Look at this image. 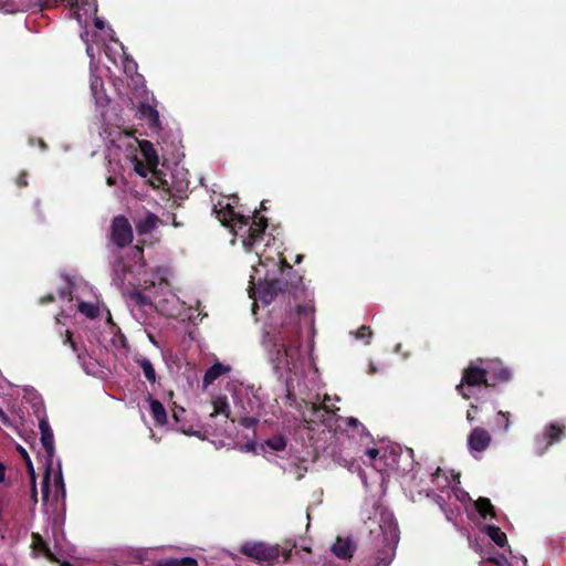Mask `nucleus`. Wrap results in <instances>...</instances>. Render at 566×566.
Returning a JSON list of instances; mask_svg holds the SVG:
<instances>
[{"instance_id": "obj_13", "label": "nucleus", "mask_w": 566, "mask_h": 566, "mask_svg": "<svg viewBox=\"0 0 566 566\" xmlns=\"http://www.w3.org/2000/svg\"><path fill=\"white\" fill-rule=\"evenodd\" d=\"M491 443V436L488 430L476 427L474 428L468 438L469 448L476 452H482L489 448Z\"/></svg>"}, {"instance_id": "obj_51", "label": "nucleus", "mask_w": 566, "mask_h": 566, "mask_svg": "<svg viewBox=\"0 0 566 566\" xmlns=\"http://www.w3.org/2000/svg\"><path fill=\"white\" fill-rule=\"evenodd\" d=\"M6 465L2 462H0V483H3L6 481Z\"/></svg>"}, {"instance_id": "obj_41", "label": "nucleus", "mask_w": 566, "mask_h": 566, "mask_svg": "<svg viewBox=\"0 0 566 566\" xmlns=\"http://www.w3.org/2000/svg\"><path fill=\"white\" fill-rule=\"evenodd\" d=\"M179 566H198V562L193 557L179 558Z\"/></svg>"}, {"instance_id": "obj_33", "label": "nucleus", "mask_w": 566, "mask_h": 566, "mask_svg": "<svg viewBox=\"0 0 566 566\" xmlns=\"http://www.w3.org/2000/svg\"><path fill=\"white\" fill-rule=\"evenodd\" d=\"M373 336V332L369 326L363 325L358 328L356 333L357 339H366V343L369 344V339Z\"/></svg>"}, {"instance_id": "obj_62", "label": "nucleus", "mask_w": 566, "mask_h": 566, "mask_svg": "<svg viewBox=\"0 0 566 566\" xmlns=\"http://www.w3.org/2000/svg\"><path fill=\"white\" fill-rule=\"evenodd\" d=\"M302 259H303V255L298 254V255L296 256L295 262H296V263H300V262L302 261Z\"/></svg>"}, {"instance_id": "obj_28", "label": "nucleus", "mask_w": 566, "mask_h": 566, "mask_svg": "<svg viewBox=\"0 0 566 566\" xmlns=\"http://www.w3.org/2000/svg\"><path fill=\"white\" fill-rule=\"evenodd\" d=\"M62 524H63V521L60 516H54L52 518V537L54 541L55 548L60 545V541L64 536L63 533L60 532Z\"/></svg>"}, {"instance_id": "obj_5", "label": "nucleus", "mask_w": 566, "mask_h": 566, "mask_svg": "<svg viewBox=\"0 0 566 566\" xmlns=\"http://www.w3.org/2000/svg\"><path fill=\"white\" fill-rule=\"evenodd\" d=\"M488 387L484 369L480 363V358L471 360L469 365L462 370L461 381L457 385L455 390L463 399H470L471 387Z\"/></svg>"}, {"instance_id": "obj_20", "label": "nucleus", "mask_w": 566, "mask_h": 566, "mask_svg": "<svg viewBox=\"0 0 566 566\" xmlns=\"http://www.w3.org/2000/svg\"><path fill=\"white\" fill-rule=\"evenodd\" d=\"M142 154L150 168H156L158 165V156L153 144L148 140L140 143Z\"/></svg>"}, {"instance_id": "obj_15", "label": "nucleus", "mask_w": 566, "mask_h": 566, "mask_svg": "<svg viewBox=\"0 0 566 566\" xmlns=\"http://www.w3.org/2000/svg\"><path fill=\"white\" fill-rule=\"evenodd\" d=\"M230 370H231V367L229 365H223L220 361H216L205 373V376H203V379H202L203 387L210 386L219 377L230 373Z\"/></svg>"}, {"instance_id": "obj_18", "label": "nucleus", "mask_w": 566, "mask_h": 566, "mask_svg": "<svg viewBox=\"0 0 566 566\" xmlns=\"http://www.w3.org/2000/svg\"><path fill=\"white\" fill-rule=\"evenodd\" d=\"M159 218L153 213L147 212L144 219L136 223V231L139 235H146L151 233L158 226Z\"/></svg>"}, {"instance_id": "obj_45", "label": "nucleus", "mask_w": 566, "mask_h": 566, "mask_svg": "<svg viewBox=\"0 0 566 566\" xmlns=\"http://www.w3.org/2000/svg\"><path fill=\"white\" fill-rule=\"evenodd\" d=\"M59 296L61 298H69V300H71L72 298L71 287L70 286H65L64 289L60 290L59 291Z\"/></svg>"}, {"instance_id": "obj_53", "label": "nucleus", "mask_w": 566, "mask_h": 566, "mask_svg": "<svg viewBox=\"0 0 566 566\" xmlns=\"http://www.w3.org/2000/svg\"><path fill=\"white\" fill-rule=\"evenodd\" d=\"M180 412H181V413H184V412H185V409H184V408H180V409H179V411L174 410V412H172V417H174V419L176 420V422H178V421H179Z\"/></svg>"}, {"instance_id": "obj_63", "label": "nucleus", "mask_w": 566, "mask_h": 566, "mask_svg": "<svg viewBox=\"0 0 566 566\" xmlns=\"http://www.w3.org/2000/svg\"><path fill=\"white\" fill-rule=\"evenodd\" d=\"M107 182H108V185H113L114 179H113L112 177H109V178L107 179Z\"/></svg>"}, {"instance_id": "obj_55", "label": "nucleus", "mask_w": 566, "mask_h": 566, "mask_svg": "<svg viewBox=\"0 0 566 566\" xmlns=\"http://www.w3.org/2000/svg\"><path fill=\"white\" fill-rule=\"evenodd\" d=\"M19 451L21 453V457L24 459V461L27 460V457H29L28 452L22 448V447H19Z\"/></svg>"}, {"instance_id": "obj_19", "label": "nucleus", "mask_w": 566, "mask_h": 566, "mask_svg": "<svg viewBox=\"0 0 566 566\" xmlns=\"http://www.w3.org/2000/svg\"><path fill=\"white\" fill-rule=\"evenodd\" d=\"M474 506H475L476 511L479 512V514L481 515V517H483V518H488V517L495 518L496 517L495 509H494L493 504L491 503L490 499L481 496L475 501Z\"/></svg>"}, {"instance_id": "obj_6", "label": "nucleus", "mask_w": 566, "mask_h": 566, "mask_svg": "<svg viewBox=\"0 0 566 566\" xmlns=\"http://www.w3.org/2000/svg\"><path fill=\"white\" fill-rule=\"evenodd\" d=\"M566 438V426L559 422H552L544 427L539 434L534 438V453L542 457L555 443Z\"/></svg>"}, {"instance_id": "obj_50", "label": "nucleus", "mask_w": 566, "mask_h": 566, "mask_svg": "<svg viewBox=\"0 0 566 566\" xmlns=\"http://www.w3.org/2000/svg\"><path fill=\"white\" fill-rule=\"evenodd\" d=\"M31 499L34 503L38 502L36 484L31 483Z\"/></svg>"}, {"instance_id": "obj_14", "label": "nucleus", "mask_w": 566, "mask_h": 566, "mask_svg": "<svg viewBox=\"0 0 566 566\" xmlns=\"http://www.w3.org/2000/svg\"><path fill=\"white\" fill-rule=\"evenodd\" d=\"M355 549L356 546L349 538L337 537L336 543L332 546L333 554L340 559H350Z\"/></svg>"}, {"instance_id": "obj_22", "label": "nucleus", "mask_w": 566, "mask_h": 566, "mask_svg": "<svg viewBox=\"0 0 566 566\" xmlns=\"http://www.w3.org/2000/svg\"><path fill=\"white\" fill-rule=\"evenodd\" d=\"M135 361L142 368L145 378L150 384H155L157 381V375L153 363L145 357L136 358Z\"/></svg>"}, {"instance_id": "obj_30", "label": "nucleus", "mask_w": 566, "mask_h": 566, "mask_svg": "<svg viewBox=\"0 0 566 566\" xmlns=\"http://www.w3.org/2000/svg\"><path fill=\"white\" fill-rule=\"evenodd\" d=\"M78 310H80V312L82 314H84L88 318H96L98 316V314H99L98 306H96V305H94L92 303L82 302L78 305Z\"/></svg>"}, {"instance_id": "obj_57", "label": "nucleus", "mask_w": 566, "mask_h": 566, "mask_svg": "<svg viewBox=\"0 0 566 566\" xmlns=\"http://www.w3.org/2000/svg\"><path fill=\"white\" fill-rule=\"evenodd\" d=\"M59 566H73L70 562L67 560H60V563H57Z\"/></svg>"}, {"instance_id": "obj_10", "label": "nucleus", "mask_w": 566, "mask_h": 566, "mask_svg": "<svg viewBox=\"0 0 566 566\" xmlns=\"http://www.w3.org/2000/svg\"><path fill=\"white\" fill-rule=\"evenodd\" d=\"M281 263V280H283V286L286 293H292L298 289L302 284L303 277L296 271L293 270L292 265L282 258Z\"/></svg>"}, {"instance_id": "obj_36", "label": "nucleus", "mask_w": 566, "mask_h": 566, "mask_svg": "<svg viewBox=\"0 0 566 566\" xmlns=\"http://www.w3.org/2000/svg\"><path fill=\"white\" fill-rule=\"evenodd\" d=\"M239 423L244 428L252 429L258 426L259 419L256 417L247 416V417L240 418Z\"/></svg>"}, {"instance_id": "obj_1", "label": "nucleus", "mask_w": 566, "mask_h": 566, "mask_svg": "<svg viewBox=\"0 0 566 566\" xmlns=\"http://www.w3.org/2000/svg\"><path fill=\"white\" fill-rule=\"evenodd\" d=\"M213 212L222 226L230 228L233 234L242 238V244L245 251H253L255 247L263 241L269 220L264 216H261L260 211H254L253 216L250 218L237 213L229 203L226 206L219 203L213 207Z\"/></svg>"}, {"instance_id": "obj_24", "label": "nucleus", "mask_w": 566, "mask_h": 566, "mask_svg": "<svg viewBox=\"0 0 566 566\" xmlns=\"http://www.w3.org/2000/svg\"><path fill=\"white\" fill-rule=\"evenodd\" d=\"M213 411L210 413V417H214L217 415H223L226 418H230V406L228 402V398L226 396H219L213 401Z\"/></svg>"}, {"instance_id": "obj_40", "label": "nucleus", "mask_w": 566, "mask_h": 566, "mask_svg": "<svg viewBox=\"0 0 566 566\" xmlns=\"http://www.w3.org/2000/svg\"><path fill=\"white\" fill-rule=\"evenodd\" d=\"M64 0H36V4L43 8H52L57 6L60 2H63Z\"/></svg>"}, {"instance_id": "obj_3", "label": "nucleus", "mask_w": 566, "mask_h": 566, "mask_svg": "<svg viewBox=\"0 0 566 566\" xmlns=\"http://www.w3.org/2000/svg\"><path fill=\"white\" fill-rule=\"evenodd\" d=\"M293 548H297V542L287 539L282 548L279 545H269L263 542H258L243 544L240 552L260 564H272L281 555L284 557V562H287L291 558Z\"/></svg>"}, {"instance_id": "obj_61", "label": "nucleus", "mask_w": 566, "mask_h": 566, "mask_svg": "<svg viewBox=\"0 0 566 566\" xmlns=\"http://www.w3.org/2000/svg\"><path fill=\"white\" fill-rule=\"evenodd\" d=\"M369 373L370 374L376 373V367L374 365H370Z\"/></svg>"}, {"instance_id": "obj_21", "label": "nucleus", "mask_w": 566, "mask_h": 566, "mask_svg": "<svg viewBox=\"0 0 566 566\" xmlns=\"http://www.w3.org/2000/svg\"><path fill=\"white\" fill-rule=\"evenodd\" d=\"M127 262L134 265H139L140 268H144L146 265L145 259H144V248L142 244L134 245L127 253L126 256H124Z\"/></svg>"}, {"instance_id": "obj_44", "label": "nucleus", "mask_w": 566, "mask_h": 566, "mask_svg": "<svg viewBox=\"0 0 566 566\" xmlns=\"http://www.w3.org/2000/svg\"><path fill=\"white\" fill-rule=\"evenodd\" d=\"M157 566H179V558H166L160 560Z\"/></svg>"}, {"instance_id": "obj_39", "label": "nucleus", "mask_w": 566, "mask_h": 566, "mask_svg": "<svg viewBox=\"0 0 566 566\" xmlns=\"http://www.w3.org/2000/svg\"><path fill=\"white\" fill-rule=\"evenodd\" d=\"M326 400H329L328 396H325L324 402H326ZM311 410L313 413H317L321 410H325L327 413L334 412V410L331 409V407H328L326 403H323V405L312 403Z\"/></svg>"}, {"instance_id": "obj_60", "label": "nucleus", "mask_w": 566, "mask_h": 566, "mask_svg": "<svg viewBox=\"0 0 566 566\" xmlns=\"http://www.w3.org/2000/svg\"><path fill=\"white\" fill-rule=\"evenodd\" d=\"M180 431H182L186 434H192L189 430L185 429L184 427L180 428Z\"/></svg>"}, {"instance_id": "obj_52", "label": "nucleus", "mask_w": 566, "mask_h": 566, "mask_svg": "<svg viewBox=\"0 0 566 566\" xmlns=\"http://www.w3.org/2000/svg\"><path fill=\"white\" fill-rule=\"evenodd\" d=\"M94 25L98 30H103L104 27H105L104 21L102 19H99V18H95L94 19Z\"/></svg>"}, {"instance_id": "obj_43", "label": "nucleus", "mask_w": 566, "mask_h": 566, "mask_svg": "<svg viewBox=\"0 0 566 566\" xmlns=\"http://www.w3.org/2000/svg\"><path fill=\"white\" fill-rule=\"evenodd\" d=\"M27 178H28L27 172H25V171H22V172L18 176V178H17V180H15L17 186H18L19 188L27 187V186H28V179H27Z\"/></svg>"}, {"instance_id": "obj_31", "label": "nucleus", "mask_w": 566, "mask_h": 566, "mask_svg": "<svg viewBox=\"0 0 566 566\" xmlns=\"http://www.w3.org/2000/svg\"><path fill=\"white\" fill-rule=\"evenodd\" d=\"M346 423H347L348 427H352L353 429H356L357 433L360 437L369 436L366 427L357 418L349 417V418L346 419Z\"/></svg>"}, {"instance_id": "obj_17", "label": "nucleus", "mask_w": 566, "mask_h": 566, "mask_svg": "<svg viewBox=\"0 0 566 566\" xmlns=\"http://www.w3.org/2000/svg\"><path fill=\"white\" fill-rule=\"evenodd\" d=\"M148 400H149L151 417L155 421V424L159 426V427L166 424L167 423V411H166L164 405L159 400L153 398L151 395L148 396Z\"/></svg>"}, {"instance_id": "obj_58", "label": "nucleus", "mask_w": 566, "mask_h": 566, "mask_svg": "<svg viewBox=\"0 0 566 566\" xmlns=\"http://www.w3.org/2000/svg\"><path fill=\"white\" fill-rule=\"evenodd\" d=\"M467 419L472 422L474 420V417L471 415L470 411L467 412Z\"/></svg>"}, {"instance_id": "obj_48", "label": "nucleus", "mask_w": 566, "mask_h": 566, "mask_svg": "<svg viewBox=\"0 0 566 566\" xmlns=\"http://www.w3.org/2000/svg\"><path fill=\"white\" fill-rule=\"evenodd\" d=\"M366 454L371 459V460H375L378 454H379V450L376 449V448H370V449H367L366 450Z\"/></svg>"}, {"instance_id": "obj_4", "label": "nucleus", "mask_w": 566, "mask_h": 566, "mask_svg": "<svg viewBox=\"0 0 566 566\" xmlns=\"http://www.w3.org/2000/svg\"><path fill=\"white\" fill-rule=\"evenodd\" d=\"M39 429L41 432V444L45 452V472L42 479V501L48 502L49 495H50V480H51V472H52V462L53 457L55 454V446H54V436L53 430L49 423V420L45 415L39 416Z\"/></svg>"}, {"instance_id": "obj_7", "label": "nucleus", "mask_w": 566, "mask_h": 566, "mask_svg": "<svg viewBox=\"0 0 566 566\" xmlns=\"http://www.w3.org/2000/svg\"><path fill=\"white\" fill-rule=\"evenodd\" d=\"M109 238L114 245L112 250L117 251H120L133 242V228L125 216H116L113 218L111 223Z\"/></svg>"}, {"instance_id": "obj_47", "label": "nucleus", "mask_w": 566, "mask_h": 566, "mask_svg": "<svg viewBox=\"0 0 566 566\" xmlns=\"http://www.w3.org/2000/svg\"><path fill=\"white\" fill-rule=\"evenodd\" d=\"M0 421L4 424L10 427L11 421L9 419V416L0 408Z\"/></svg>"}, {"instance_id": "obj_59", "label": "nucleus", "mask_w": 566, "mask_h": 566, "mask_svg": "<svg viewBox=\"0 0 566 566\" xmlns=\"http://www.w3.org/2000/svg\"><path fill=\"white\" fill-rule=\"evenodd\" d=\"M39 145L42 149H46V144L42 139L39 140Z\"/></svg>"}, {"instance_id": "obj_12", "label": "nucleus", "mask_w": 566, "mask_h": 566, "mask_svg": "<svg viewBox=\"0 0 566 566\" xmlns=\"http://www.w3.org/2000/svg\"><path fill=\"white\" fill-rule=\"evenodd\" d=\"M279 293H286L281 279L265 280L259 287V298L265 304H270Z\"/></svg>"}, {"instance_id": "obj_56", "label": "nucleus", "mask_w": 566, "mask_h": 566, "mask_svg": "<svg viewBox=\"0 0 566 566\" xmlns=\"http://www.w3.org/2000/svg\"><path fill=\"white\" fill-rule=\"evenodd\" d=\"M297 547H300L301 549L307 552V553H311V547L307 546L306 544H302V545H298L297 544Z\"/></svg>"}, {"instance_id": "obj_11", "label": "nucleus", "mask_w": 566, "mask_h": 566, "mask_svg": "<svg viewBox=\"0 0 566 566\" xmlns=\"http://www.w3.org/2000/svg\"><path fill=\"white\" fill-rule=\"evenodd\" d=\"M30 548L32 551L33 557L43 556L51 563H60V558L55 553L52 552L48 542L40 533L33 532L31 534V545Z\"/></svg>"}, {"instance_id": "obj_32", "label": "nucleus", "mask_w": 566, "mask_h": 566, "mask_svg": "<svg viewBox=\"0 0 566 566\" xmlns=\"http://www.w3.org/2000/svg\"><path fill=\"white\" fill-rule=\"evenodd\" d=\"M510 412L500 410L496 415V426L507 431L510 428Z\"/></svg>"}, {"instance_id": "obj_2", "label": "nucleus", "mask_w": 566, "mask_h": 566, "mask_svg": "<svg viewBox=\"0 0 566 566\" xmlns=\"http://www.w3.org/2000/svg\"><path fill=\"white\" fill-rule=\"evenodd\" d=\"M265 344L270 348L271 359L276 367L291 368L294 366L301 348L298 323L293 321L283 324L275 334H268Z\"/></svg>"}, {"instance_id": "obj_9", "label": "nucleus", "mask_w": 566, "mask_h": 566, "mask_svg": "<svg viewBox=\"0 0 566 566\" xmlns=\"http://www.w3.org/2000/svg\"><path fill=\"white\" fill-rule=\"evenodd\" d=\"M114 261L111 263L113 283L122 289L125 285L127 274L133 271V264L126 261L120 251L111 250Z\"/></svg>"}, {"instance_id": "obj_25", "label": "nucleus", "mask_w": 566, "mask_h": 566, "mask_svg": "<svg viewBox=\"0 0 566 566\" xmlns=\"http://www.w3.org/2000/svg\"><path fill=\"white\" fill-rule=\"evenodd\" d=\"M54 488H55V494H54L55 499L59 500V497H61V500L64 502L65 496H66V489H65L63 474H62V470H61L60 465H59L57 472L54 473Z\"/></svg>"}, {"instance_id": "obj_34", "label": "nucleus", "mask_w": 566, "mask_h": 566, "mask_svg": "<svg viewBox=\"0 0 566 566\" xmlns=\"http://www.w3.org/2000/svg\"><path fill=\"white\" fill-rule=\"evenodd\" d=\"M132 298L138 304V305H149L151 304L149 297L145 295L143 292L135 290L132 293Z\"/></svg>"}, {"instance_id": "obj_35", "label": "nucleus", "mask_w": 566, "mask_h": 566, "mask_svg": "<svg viewBox=\"0 0 566 566\" xmlns=\"http://www.w3.org/2000/svg\"><path fill=\"white\" fill-rule=\"evenodd\" d=\"M81 8L85 11V13L96 14L97 2L96 0H81Z\"/></svg>"}, {"instance_id": "obj_37", "label": "nucleus", "mask_w": 566, "mask_h": 566, "mask_svg": "<svg viewBox=\"0 0 566 566\" xmlns=\"http://www.w3.org/2000/svg\"><path fill=\"white\" fill-rule=\"evenodd\" d=\"M485 562L492 563L496 566H506L507 565V558L502 554H497L496 556H490L485 559Z\"/></svg>"}, {"instance_id": "obj_46", "label": "nucleus", "mask_w": 566, "mask_h": 566, "mask_svg": "<svg viewBox=\"0 0 566 566\" xmlns=\"http://www.w3.org/2000/svg\"><path fill=\"white\" fill-rule=\"evenodd\" d=\"M54 301H55V296L52 293H50L45 296H42L39 302H40V304L45 305V304L52 303Z\"/></svg>"}, {"instance_id": "obj_29", "label": "nucleus", "mask_w": 566, "mask_h": 566, "mask_svg": "<svg viewBox=\"0 0 566 566\" xmlns=\"http://www.w3.org/2000/svg\"><path fill=\"white\" fill-rule=\"evenodd\" d=\"M266 446L274 451H282L286 447V439L283 436H273L265 441Z\"/></svg>"}, {"instance_id": "obj_38", "label": "nucleus", "mask_w": 566, "mask_h": 566, "mask_svg": "<svg viewBox=\"0 0 566 566\" xmlns=\"http://www.w3.org/2000/svg\"><path fill=\"white\" fill-rule=\"evenodd\" d=\"M314 313V307L311 306V305H307V304H304V305H297L296 307V314L297 316H306V317H311Z\"/></svg>"}, {"instance_id": "obj_54", "label": "nucleus", "mask_w": 566, "mask_h": 566, "mask_svg": "<svg viewBox=\"0 0 566 566\" xmlns=\"http://www.w3.org/2000/svg\"><path fill=\"white\" fill-rule=\"evenodd\" d=\"M390 533H391V539L392 541H397V537H398V535H397V527H392L390 530Z\"/></svg>"}, {"instance_id": "obj_49", "label": "nucleus", "mask_w": 566, "mask_h": 566, "mask_svg": "<svg viewBox=\"0 0 566 566\" xmlns=\"http://www.w3.org/2000/svg\"><path fill=\"white\" fill-rule=\"evenodd\" d=\"M135 170L137 174H139L140 176L145 177L146 176V170H145V167L142 163H137L136 166H135Z\"/></svg>"}, {"instance_id": "obj_64", "label": "nucleus", "mask_w": 566, "mask_h": 566, "mask_svg": "<svg viewBox=\"0 0 566 566\" xmlns=\"http://www.w3.org/2000/svg\"><path fill=\"white\" fill-rule=\"evenodd\" d=\"M261 209H262V210H266V207H265L264 201H262V202H261Z\"/></svg>"}, {"instance_id": "obj_42", "label": "nucleus", "mask_w": 566, "mask_h": 566, "mask_svg": "<svg viewBox=\"0 0 566 566\" xmlns=\"http://www.w3.org/2000/svg\"><path fill=\"white\" fill-rule=\"evenodd\" d=\"M25 464H27L28 473L30 475L31 483L34 484L35 472H34V468H33V464H32V461H31L30 457H27Z\"/></svg>"}, {"instance_id": "obj_23", "label": "nucleus", "mask_w": 566, "mask_h": 566, "mask_svg": "<svg viewBox=\"0 0 566 566\" xmlns=\"http://www.w3.org/2000/svg\"><path fill=\"white\" fill-rule=\"evenodd\" d=\"M488 536L500 547H503L507 543V537L504 532L499 526L495 525H486L484 528Z\"/></svg>"}, {"instance_id": "obj_26", "label": "nucleus", "mask_w": 566, "mask_h": 566, "mask_svg": "<svg viewBox=\"0 0 566 566\" xmlns=\"http://www.w3.org/2000/svg\"><path fill=\"white\" fill-rule=\"evenodd\" d=\"M91 91L97 103H102L104 98V83L102 77L93 76L91 78Z\"/></svg>"}, {"instance_id": "obj_16", "label": "nucleus", "mask_w": 566, "mask_h": 566, "mask_svg": "<svg viewBox=\"0 0 566 566\" xmlns=\"http://www.w3.org/2000/svg\"><path fill=\"white\" fill-rule=\"evenodd\" d=\"M138 113H139V117L142 119L147 120L150 128L159 127V125H160L159 113L154 106H151L147 103H142L138 108Z\"/></svg>"}, {"instance_id": "obj_27", "label": "nucleus", "mask_w": 566, "mask_h": 566, "mask_svg": "<svg viewBox=\"0 0 566 566\" xmlns=\"http://www.w3.org/2000/svg\"><path fill=\"white\" fill-rule=\"evenodd\" d=\"M63 343L66 345L69 344L72 350L77 355V359L82 360L85 356V349L81 348L78 344L73 339V334L71 331L65 332V339Z\"/></svg>"}, {"instance_id": "obj_8", "label": "nucleus", "mask_w": 566, "mask_h": 566, "mask_svg": "<svg viewBox=\"0 0 566 566\" xmlns=\"http://www.w3.org/2000/svg\"><path fill=\"white\" fill-rule=\"evenodd\" d=\"M483 366L488 387H495L499 384L509 382L512 379V371L500 359L480 358Z\"/></svg>"}]
</instances>
